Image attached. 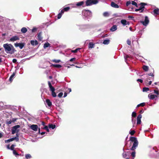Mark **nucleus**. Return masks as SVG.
<instances>
[{
	"instance_id": "obj_19",
	"label": "nucleus",
	"mask_w": 159,
	"mask_h": 159,
	"mask_svg": "<svg viewBox=\"0 0 159 159\" xmlns=\"http://www.w3.org/2000/svg\"><path fill=\"white\" fill-rule=\"evenodd\" d=\"M15 75V73L14 72L10 76L9 79V80L10 82H11L14 78Z\"/></svg>"
},
{
	"instance_id": "obj_57",
	"label": "nucleus",
	"mask_w": 159,
	"mask_h": 159,
	"mask_svg": "<svg viewBox=\"0 0 159 159\" xmlns=\"http://www.w3.org/2000/svg\"><path fill=\"white\" fill-rule=\"evenodd\" d=\"M11 141H11V139H10L7 140H6L5 141V143H8Z\"/></svg>"
},
{
	"instance_id": "obj_28",
	"label": "nucleus",
	"mask_w": 159,
	"mask_h": 159,
	"mask_svg": "<svg viewBox=\"0 0 159 159\" xmlns=\"http://www.w3.org/2000/svg\"><path fill=\"white\" fill-rule=\"evenodd\" d=\"M52 66L56 68H60L62 67L61 65L60 64H52Z\"/></svg>"
},
{
	"instance_id": "obj_35",
	"label": "nucleus",
	"mask_w": 159,
	"mask_h": 159,
	"mask_svg": "<svg viewBox=\"0 0 159 159\" xmlns=\"http://www.w3.org/2000/svg\"><path fill=\"white\" fill-rule=\"evenodd\" d=\"M135 151H133L131 153V155L132 156L133 158H134L135 156Z\"/></svg>"
},
{
	"instance_id": "obj_54",
	"label": "nucleus",
	"mask_w": 159,
	"mask_h": 159,
	"mask_svg": "<svg viewBox=\"0 0 159 159\" xmlns=\"http://www.w3.org/2000/svg\"><path fill=\"white\" fill-rule=\"evenodd\" d=\"M62 15L61 14V13H59L57 16V18L58 19H60Z\"/></svg>"
},
{
	"instance_id": "obj_52",
	"label": "nucleus",
	"mask_w": 159,
	"mask_h": 159,
	"mask_svg": "<svg viewBox=\"0 0 159 159\" xmlns=\"http://www.w3.org/2000/svg\"><path fill=\"white\" fill-rule=\"evenodd\" d=\"M154 93L157 95H159V91L158 90H154Z\"/></svg>"
},
{
	"instance_id": "obj_17",
	"label": "nucleus",
	"mask_w": 159,
	"mask_h": 159,
	"mask_svg": "<svg viewBox=\"0 0 159 159\" xmlns=\"http://www.w3.org/2000/svg\"><path fill=\"white\" fill-rule=\"evenodd\" d=\"M148 97L150 99H153L156 97H157V96L154 94H152L151 93H150L148 95Z\"/></svg>"
},
{
	"instance_id": "obj_60",
	"label": "nucleus",
	"mask_w": 159,
	"mask_h": 159,
	"mask_svg": "<svg viewBox=\"0 0 159 159\" xmlns=\"http://www.w3.org/2000/svg\"><path fill=\"white\" fill-rule=\"evenodd\" d=\"M75 59H76V58H72L70 59V61H75Z\"/></svg>"
},
{
	"instance_id": "obj_58",
	"label": "nucleus",
	"mask_w": 159,
	"mask_h": 159,
	"mask_svg": "<svg viewBox=\"0 0 159 159\" xmlns=\"http://www.w3.org/2000/svg\"><path fill=\"white\" fill-rule=\"evenodd\" d=\"M148 76H151L152 77H153L154 76V74L152 73H148L147 74Z\"/></svg>"
},
{
	"instance_id": "obj_3",
	"label": "nucleus",
	"mask_w": 159,
	"mask_h": 159,
	"mask_svg": "<svg viewBox=\"0 0 159 159\" xmlns=\"http://www.w3.org/2000/svg\"><path fill=\"white\" fill-rule=\"evenodd\" d=\"M147 5L146 3L144 2H141L140 3L138 4V8L136 9L135 11H139L140 13L143 12L145 8V6Z\"/></svg>"
},
{
	"instance_id": "obj_42",
	"label": "nucleus",
	"mask_w": 159,
	"mask_h": 159,
	"mask_svg": "<svg viewBox=\"0 0 159 159\" xmlns=\"http://www.w3.org/2000/svg\"><path fill=\"white\" fill-rule=\"evenodd\" d=\"M132 117H135L136 116V113L135 112L133 111L132 114Z\"/></svg>"
},
{
	"instance_id": "obj_21",
	"label": "nucleus",
	"mask_w": 159,
	"mask_h": 159,
	"mask_svg": "<svg viewBox=\"0 0 159 159\" xmlns=\"http://www.w3.org/2000/svg\"><path fill=\"white\" fill-rule=\"evenodd\" d=\"M30 43L32 45H37L38 44V43L37 40H31L30 41Z\"/></svg>"
},
{
	"instance_id": "obj_7",
	"label": "nucleus",
	"mask_w": 159,
	"mask_h": 159,
	"mask_svg": "<svg viewBox=\"0 0 159 159\" xmlns=\"http://www.w3.org/2000/svg\"><path fill=\"white\" fill-rule=\"evenodd\" d=\"M140 23L145 26H147L149 23V20L148 16H145L144 20V21H141Z\"/></svg>"
},
{
	"instance_id": "obj_33",
	"label": "nucleus",
	"mask_w": 159,
	"mask_h": 159,
	"mask_svg": "<svg viewBox=\"0 0 159 159\" xmlns=\"http://www.w3.org/2000/svg\"><path fill=\"white\" fill-rule=\"evenodd\" d=\"M143 68L144 70L145 71H147L148 70V67L146 66H143Z\"/></svg>"
},
{
	"instance_id": "obj_32",
	"label": "nucleus",
	"mask_w": 159,
	"mask_h": 159,
	"mask_svg": "<svg viewBox=\"0 0 159 159\" xmlns=\"http://www.w3.org/2000/svg\"><path fill=\"white\" fill-rule=\"evenodd\" d=\"M154 13L156 15L159 14V9L157 8L153 10Z\"/></svg>"
},
{
	"instance_id": "obj_40",
	"label": "nucleus",
	"mask_w": 159,
	"mask_h": 159,
	"mask_svg": "<svg viewBox=\"0 0 159 159\" xmlns=\"http://www.w3.org/2000/svg\"><path fill=\"white\" fill-rule=\"evenodd\" d=\"M13 154L16 156L19 155V154L15 150H13Z\"/></svg>"
},
{
	"instance_id": "obj_63",
	"label": "nucleus",
	"mask_w": 159,
	"mask_h": 159,
	"mask_svg": "<svg viewBox=\"0 0 159 159\" xmlns=\"http://www.w3.org/2000/svg\"><path fill=\"white\" fill-rule=\"evenodd\" d=\"M17 61V60L16 59H13L12 60V61L13 63H16Z\"/></svg>"
},
{
	"instance_id": "obj_22",
	"label": "nucleus",
	"mask_w": 159,
	"mask_h": 159,
	"mask_svg": "<svg viewBox=\"0 0 159 159\" xmlns=\"http://www.w3.org/2000/svg\"><path fill=\"white\" fill-rule=\"evenodd\" d=\"M56 125H53L52 124H49L48 125V127L49 128L52 129H54L56 128Z\"/></svg>"
},
{
	"instance_id": "obj_4",
	"label": "nucleus",
	"mask_w": 159,
	"mask_h": 159,
	"mask_svg": "<svg viewBox=\"0 0 159 159\" xmlns=\"http://www.w3.org/2000/svg\"><path fill=\"white\" fill-rule=\"evenodd\" d=\"M85 6H89L95 5L98 2V0H87L86 1Z\"/></svg>"
},
{
	"instance_id": "obj_9",
	"label": "nucleus",
	"mask_w": 159,
	"mask_h": 159,
	"mask_svg": "<svg viewBox=\"0 0 159 159\" xmlns=\"http://www.w3.org/2000/svg\"><path fill=\"white\" fill-rule=\"evenodd\" d=\"M77 26L78 28L81 30H83L87 28V25H77Z\"/></svg>"
},
{
	"instance_id": "obj_38",
	"label": "nucleus",
	"mask_w": 159,
	"mask_h": 159,
	"mask_svg": "<svg viewBox=\"0 0 159 159\" xmlns=\"http://www.w3.org/2000/svg\"><path fill=\"white\" fill-rule=\"evenodd\" d=\"M103 15L105 17H107L109 16L108 13L107 12H105L103 13Z\"/></svg>"
},
{
	"instance_id": "obj_31",
	"label": "nucleus",
	"mask_w": 159,
	"mask_h": 159,
	"mask_svg": "<svg viewBox=\"0 0 159 159\" xmlns=\"http://www.w3.org/2000/svg\"><path fill=\"white\" fill-rule=\"evenodd\" d=\"M50 45V44L48 42H47L44 43L43 45V48L45 49L46 48L49 47Z\"/></svg>"
},
{
	"instance_id": "obj_48",
	"label": "nucleus",
	"mask_w": 159,
	"mask_h": 159,
	"mask_svg": "<svg viewBox=\"0 0 159 159\" xmlns=\"http://www.w3.org/2000/svg\"><path fill=\"white\" fill-rule=\"evenodd\" d=\"M123 151L124 152V148H123ZM127 154L125 153H124V152L122 154V156L123 158H125L127 157Z\"/></svg>"
},
{
	"instance_id": "obj_5",
	"label": "nucleus",
	"mask_w": 159,
	"mask_h": 159,
	"mask_svg": "<svg viewBox=\"0 0 159 159\" xmlns=\"http://www.w3.org/2000/svg\"><path fill=\"white\" fill-rule=\"evenodd\" d=\"M83 15L85 17L89 18L92 16L91 11L88 10H84L82 11Z\"/></svg>"
},
{
	"instance_id": "obj_24",
	"label": "nucleus",
	"mask_w": 159,
	"mask_h": 159,
	"mask_svg": "<svg viewBox=\"0 0 159 159\" xmlns=\"http://www.w3.org/2000/svg\"><path fill=\"white\" fill-rule=\"evenodd\" d=\"M127 1L126 2V6H128L129 5L131 4V2L132 1H137L138 0H127Z\"/></svg>"
},
{
	"instance_id": "obj_13",
	"label": "nucleus",
	"mask_w": 159,
	"mask_h": 159,
	"mask_svg": "<svg viewBox=\"0 0 159 159\" xmlns=\"http://www.w3.org/2000/svg\"><path fill=\"white\" fill-rule=\"evenodd\" d=\"M48 84L49 87L50 88V90L51 92L54 91L55 90V88L52 86L51 82L49 81H48Z\"/></svg>"
},
{
	"instance_id": "obj_34",
	"label": "nucleus",
	"mask_w": 159,
	"mask_h": 159,
	"mask_svg": "<svg viewBox=\"0 0 159 159\" xmlns=\"http://www.w3.org/2000/svg\"><path fill=\"white\" fill-rule=\"evenodd\" d=\"M145 102H143L141 103H140V104H139L137 105V106L136 107V108H137L139 107H143L145 106Z\"/></svg>"
},
{
	"instance_id": "obj_29",
	"label": "nucleus",
	"mask_w": 159,
	"mask_h": 159,
	"mask_svg": "<svg viewBox=\"0 0 159 159\" xmlns=\"http://www.w3.org/2000/svg\"><path fill=\"white\" fill-rule=\"evenodd\" d=\"M110 40L108 39L104 40L103 42V43L104 44H108L110 43Z\"/></svg>"
},
{
	"instance_id": "obj_43",
	"label": "nucleus",
	"mask_w": 159,
	"mask_h": 159,
	"mask_svg": "<svg viewBox=\"0 0 159 159\" xmlns=\"http://www.w3.org/2000/svg\"><path fill=\"white\" fill-rule=\"evenodd\" d=\"M52 95L53 97H55L57 96V94L54 91L52 92Z\"/></svg>"
},
{
	"instance_id": "obj_27",
	"label": "nucleus",
	"mask_w": 159,
	"mask_h": 159,
	"mask_svg": "<svg viewBox=\"0 0 159 159\" xmlns=\"http://www.w3.org/2000/svg\"><path fill=\"white\" fill-rule=\"evenodd\" d=\"M130 140L132 142H134L135 141H138L137 139L135 137H130Z\"/></svg>"
},
{
	"instance_id": "obj_14",
	"label": "nucleus",
	"mask_w": 159,
	"mask_h": 159,
	"mask_svg": "<svg viewBox=\"0 0 159 159\" xmlns=\"http://www.w3.org/2000/svg\"><path fill=\"white\" fill-rule=\"evenodd\" d=\"M120 22L124 26H125L127 25H129V22H127L125 20H122L120 21Z\"/></svg>"
},
{
	"instance_id": "obj_41",
	"label": "nucleus",
	"mask_w": 159,
	"mask_h": 159,
	"mask_svg": "<svg viewBox=\"0 0 159 159\" xmlns=\"http://www.w3.org/2000/svg\"><path fill=\"white\" fill-rule=\"evenodd\" d=\"M70 7H67L64 8L63 10L64 11H67L70 9Z\"/></svg>"
},
{
	"instance_id": "obj_49",
	"label": "nucleus",
	"mask_w": 159,
	"mask_h": 159,
	"mask_svg": "<svg viewBox=\"0 0 159 159\" xmlns=\"http://www.w3.org/2000/svg\"><path fill=\"white\" fill-rule=\"evenodd\" d=\"M141 123V120L140 119H137V124L138 125L140 124Z\"/></svg>"
},
{
	"instance_id": "obj_56",
	"label": "nucleus",
	"mask_w": 159,
	"mask_h": 159,
	"mask_svg": "<svg viewBox=\"0 0 159 159\" xmlns=\"http://www.w3.org/2000/svg\"><path fill=\"white\" fill-rule=\"evenodd\" d=\"M127 43L129 45H130L131 44V41L129 40L128 39L127 40Z\"/></svg>"
},
{
	"instance_id": "obj_6",
	"label": "nucleus",
	"mask_w": 159,
	"mask_h": 159,
	"mask_svg": "<svg viewBox=\"0 0 159 159\" xmlns=\"http://www.w3.org/2000/svg\"><path fill=\"white\" fill-rule=\"evenodd\" d=\"M20 126L19 125H17L13 126L11 129V134H15L16 133H18L19 129H18L20 127Z\"/></svg>"
},
{
	"instance_id": "obj_45",
	"label": "nucleus",
	"mask_w": 159,
	"mask_h": 159,
	"mask_svg": "<svg viewBox=\"0 0 159 159\" xmlns=\"http://www.w3.org/2000/svg\"><path fill=\"white\" fill-rule=\"evenodd\" d=\"M135 133V131L134 130H131L129 132V134L132 135H133Z\"/></svg>"
},
{
	"instance_id": "obj_62",
	"label": "nucleus",
	"mask_w": 159,
	"mask_h": 159,
	"mask_svg": "<svg viewBox=\"0 0 159 159\" xmlns=\"http://www.w3.org/2000/svg\"><path fill=\"white\" fill-rule=\"evenodd\" d=\"M36 30V28H34L32 30V32H34Z\"/></svg>"
},
{
	"instance_id": "obj_37",
	"label": "nucleus",
	"mask_w": 159,
	"mask_h": 159,
	"mask_svg": "<svg viewBox=\"0 0 159 159\" xmlns=\"http://www.w3.org/2000/svg\"><path fill=\"white\" fill-rule=\"evenodd\" d=\"M25 157L26 159L30 158L31 157V156L30 154H26L25 155Z\"/></svg>"
},
{
	"instance_id": "obj_59",
	"label": "nucleus",
	"mask_w": 159,
	"mask_h": 159,
	"mask_svg": "<svg viewBox=\"0 0 159 159\" xmlns=\"http://www.w3.org/2000/svg\"><path fill=\"white\" fill-rule=\"evenodd\" d=\"M142 116L141 115V114H139L137 116V119H141L142 118Z\"/></svg>"
},
{
	"instance_id": "obj_20",
	"label": "nucleus",
	"mask_w": 159,
	"mask_h": 159,
	"mask_svg": "<svg viewBox=\"0 0 159 159\" xmlns=\"http://www.w3.org/2000/svg\"><path fill=\"white\" fill-rule=\"evenodd\" d=\"M94 44L92 42H89V44L88 48L89 49L93 48L94 47Z\"/></svg>"
},
{
	"instance_id": "obj_18",
	"label": "nucleus",
	"mask_w": 159,
	"mask_h": 159,
	"mask_svg": "<svg viewBox=\"0 0 159 159\" xmlns=\"http://www.w3.org/2000/svg\"><path fill=\"white\" fill-rule=\"evenodd\" d=\"M37 39L39 41L42 40L43 38L42 36V32H40L37 34Z\"/></svg>"
},
{
	"instance_id": "obj_50",
	"label": "nucleus",
	"mask_w": 159,
	"mask_h": 159,
	"mask_svg": "<svg viewBox=\"0 0 159 159\" xmlns=\"http://www.w3.org/2000/svg\"><path fill=\"white\" fill-rule=\"evenodd\" d=\"M15 146V145L14 144H12L10 147V149L11 150H14V147Z\"/></svg>"
},
{
	"instance_id": "obj_30",
	"label": "nucleus",
	"mask_w": 159,
	"mask_h": 159,
	"mask_svg": "<svg viewBox=\"0 0 159 159\" xmlns=\"http://www.w3.org/2000/svg\"><path fill=\"white\" fill-rule=\"evenodd\" d=\"M84 3V1H81L77 3L76 5L77 6H80L83 5Z\"/></svg>"
},
{
	"instance_id": "obj_8",
	"label": "nucleus",
	"mask_w": 159,
	"mask_h": 159,
	"mask_svg": "<svg viewBox=\"0 0 159 159\" xmlns=\"http://www.w3.org/2000/svg\"><path fill=\"white\" fill-rule=\"evenodd\" d=\"M138 145V141H134L133 143V145L132 148H130V150L132 151H134L136 148L137 147Z\"/></svg>"
},
{
	"instance_id": "obj_12",
	"label": "nucleus",
	"mask_w": 159,
	"mask_h": 159,
	"mask_svg": "<svg viewBox=\"0 0 159 159\" xmlns=\"http://www.w3.org/2000/svg\"><path fill=\"white\" fill-rule=\"evenodd\" d=\"M30 128L33 130L34 131H36L38 130V125H31Z\"/></svg>"
},
{
	"instance_id": "obj_26",
	"label": "nucleus",
	"mask_w": 159,
	"mask_h": 159,
	"mask_svg": "<svg viewBox=\"0 0 159 159\" xmlns=\"http://www.w3.org/2000/svg\"><path fill=\"white\" fill-rule=\"evenodd\" d=\"M27 31V30L25 27H23L21 29V31L23 33H25Z\"/></svg>"
},
{
	"instance_id": "obj_55",
	"label": "nucleus",
	"mask_w": 159,
	"mask_h": 159,
	"mask_svg": "<svg viewBox=\"0 0 159 159\" xmlns=\"http://www.w3.org/2000/svg\"><path fill=\"white\" fill-rule=\"evenodd\" d=\"M12 121L11 120H7V121L6 123L8 124H11V123Z\"/></svg>"
},
{
	"instance_id": "obj_15",
	"label": "nucleus",
	"mask_w": 159,
	"mask_h": 159,
	"mask_svg": "<svg viewBox=\"0 0 159 159\" xmlns=\"http://www.w3.org/2000/svg\"><path fill=\"white\" fill-rule=\"evenodd\" d=\"M117 26L116 25H113L110 29V30L111 32H114L117 30Z\"/></svg>"
},
{
	"instance_id": "obj_61",
	"label": "nucleus",
	"mask_w": 159,
	"mask_h": 159,
	"mask_svg": "<svg viewBox=\"0 0 159 159\" xmlns=\"http://www.w3.org/2000/svg\"><path fill=\"white\" fill-rule=\"evenodd\" d=\"M137 81L138 82H140L141 83H142L143 82V80H142L140 79H137Z\"/></svg>"
},
{
	"instance_id": "obj_25",
	"label": "nucleus",
	"mask_w": 159,
	"mask_h": 159,
	"mask_svg": "<svg viewBox=\"0 0 159 159\" xmlns=\"http://www.w3.org/2000/svg\"><path fill=\"white\" fill-rule=\"evenodd\" d=\"M137 1H132L131 2V4L135 6L136 7H138V4H137V3L136 2Z\"/></svg>"
},
{
	"instance_id": "obj_23",
	"label": "nucleus",
	"mask_w": 159,
	"mask_h": 159,
	"mask_svg": "<svg viewBox=\"0 0 159 159\" xmlns=\"http://www.w3.org/2000/svg\"><path fill=\"white\" fill-rule=\"evenodd\" d=\"M46 102L47 105L49 106L50 107L52 105L51 102L50 101V100L48 99H47L46 100Z\"/></svg>"
},
{
	"instance_id": "obj_39",
	"label": "nucleus",
	"mask_w": 159,
	"mask_h": 159,
	"mask_svg": "<svg viewBox=\"0 0 159 159\" xmlns=\"http://www.w3.org/2000/svg\"><path fill=\"white\" fill-rule=\"evenodd\" d=\"M16 137H14V139L16 140V141L17 142L19 141V136L17 134H16Z\"/></svg>"
},
{
	"instance_id": "obj_1",
	"label": "nucleus",
	"mask_w": 159,
	"mask_h": 159,
	"mask_svg": "<svg viewBox=\"0 0 159 159\" xmlns=\"http://www.w3.org/2000/svg\"><path fill=\"white\" fill-rule=\"evenodd\" d=\"M5 52L7 53L13 54L15 52V49L14 47L10 44L6 43L3 45Z\"/></svg>"
},
{
	"instance_id": "obj_47",
	"label": "nucleus",
	"mask_w": 159,
	"mask_h": 159,
	"mask_svg": "<svg viewBox=\"0 0 159 159\" xmlns=\"http://www.w3.org/2000/svg\"><path fill=\"white\" fill-rule=\"evenodd\" d=\"M52 61L55 63H57L60 62L61 61V60H60L54 59L52 60Z\"/></svg>"
},
{
	"instance_id": "obj_2",
	"label": "nucleus",
	"mask_w": 159,
	"mask_h": 159,
	"mask_svg": "<svg viewBox=\"0 0 159 159\" xmlns=\"http://www.w3.org/2000/svg\"><path fill=\"white\" fill-rule=\"evenodd\" d=\"M17 107L10 105L4 104L2 102H0V109H17Z\"/></svg>"
},
{
	"instance_id": "obj_11",
	"label": "nucleus",
	"mask_w": 159,
	"mask_h": 159,
	"mask_svg": "<svg viewBox=\"0 0 159 159\" xmlns=\"http://www.w3.org/2000/svg\"><path fill=\"white\" fill-rule=\"evenodd\" d=\"M19 39V37L17 36H14L12 37H11L10 39V40L11 41L14 42Z\"/></svg>"
},
{
	"instance_id": "obj_10",
	"label": "nucleus",
	"mask_w": 159,
	"mask_h": 159,
	"mask_svg": "<svg viewBox=\"0 0 159 159\" xmlns=\"http://www.w3.org/2000/svg\"><path fill=\"white\" fill-rule=\"evenodd\" d=\"M15 46L16 47H19L20 49H22L25 45L24 43H16L14 44Z\"/></svg>"
},
{
	"instance_id": "obj_36",
	"label": "nucleus",
	"mask_w": 159,
	"mask_h": 159,
	"mask_svg": "<svg viewBox=\"0 0 159 159\" xmlns=\"http://www.w3.org/2000/svg\"><path fill=\"white\" fill-rule=\"evenodd\" d=\"M149 90V89L147 87H144L143 89V92H146Z\"/></svg>"
},
{
	"instance_id": "obj_53",
	"label": "nucleus",
	"mask_w": 159,
	"mask_h": 159,
	"mask_svg": "<svg viewBox=\"0 0 159 159\" xmlns=\"http://www.w3.org/2000/svg\"><path fill=\"white\" fill-rule=\"evenodd\" d=\"M63 94V93L62 92H60L58 95V96L59 98H61Z\"/></svg>"
},
{
	"instance_id": "obj_51",
	"label": "nucleus",
	"mask_w": 159,
	"mask_h": 159,
	"mask_svg": "<svg viewBox=\"0 0 159 159\" xmlns=\"http://www.w3.org/2000/svg\"><path fill=\"white\" fill-rule=\"evenodd\" d=\"M129 57V56L128 55H126L124 56V58L125 59V61L127 63V59Z\"/></svg>"
},
{
	"instance_id": "obj_46",
	"label": "nucleus",
	"mask_w": 159,
	"mask_h": 159,
	"mask_svg": "<svg viewBox=\"0 0 159 159\" xmlns=\"http://www.w3.org/2000/svg\"><path fill=\"white\" fill-rule=\"evenodd\" d=\"M80 48H77L75 50H72L71 52L73 53H76L77 52L78 50H80Z\"/></svg>"
},
{
	"instance_id": "obj_44",
	"label": "nucleus",
	"mask_w": 159,
	"mask_h": 159,
	"mask_svg": "<svg viewBox=\"0 0 159 159\" xmlns=\"http://www.w3.org/2000/svg\"><path fill=\"white\" fill-rule=\"evenodd\" d=\"M48 127L47 126L45 125L44 126L43 129H46L48 132L49 131Z\"/></svg>"
},
{
	"instance_id": "obj_16",
	"label": "nucleus",
	"mask_w": 159,
	"mask_h": 159,
	"mask_svg": "<svg viewBox=\"0 0 159 159\" xmlns=\"http://www.w3.org/2000/svg\"><path fill=\"white\" fill-rule=\"evenodd\" d=\"M111 5L112 7L116 8H118L119 7V6L117 4L113 2H111Z\"/></svg>"
},
{
	"instance_id": "obj_64",
	"label": "nucleus",
	"mask_w": 159,
	"mask_h": 159,
	"mask_svg": "<svg viewBox=\"0 0 159 159\" xmlns=\"http://www.w3.org/2000/svg\"><path fill=\"white\" fill-rule=\"evenodd\" d=\"M17 119L16 118H13L12 119V122H15V121H16V120Z\"/></svg>"
}]
</instances>
